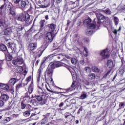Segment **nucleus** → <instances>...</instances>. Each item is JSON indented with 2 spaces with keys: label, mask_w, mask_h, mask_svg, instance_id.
Wrapping results in <instances>:
<instances>
[{
  "label": "nucleus",
  "mask_w": 125,
  "mask_h": 125,
  "mask_svg": "<svg viewBox=\"0 0 125 125\" xmlns=\"http://www.w3.org/2000/svg\"><path fill=\"white\" fill-rule=\"evenodd\" d=\"M37 48V43H32L29 44L28 46V49L31 51H33Z\"/></svg>",
  "instance_id": "obj_12"
},
{
  "label": "nucleus",
  "mask_w": 125,
  "mask_h": 125,
  "mask_svg": "<svg viewBox=\"0 0 125 125\" xmlns=\"http://www.w3.org/2000/svg\"><path fill=\"white\" fill-rule=\"evenodd\" d=\"M62 66L63 67H68V65L62 62H59L56 64V68H58L59 67H61Z\"/></svg>",
  "instance_id": "obj_19"
},
{
  "label": "nucleus",
  "mask_w": 125,
  "mask_h": 125,
  "mask_svg": "<svg viewBox=\"0 0 125 125\" xmlns=\"http://www.w3.org/2000/svg\"><path fill=\"white\" fill-rule=\"evenodd\" d=\"M22 87V84H19L17 85L16 88L18 90L20 88H21Z\"/></svg>",
  "instance_id": "obj_49"
},
{
  "label": "nucleus",
  "mask_w": 125,
  "mask_h": 125,
  "mask_svg": "<svg viewBox=\"0 0 125 125\" xmlns=\"http://www.w3.org/2000/svg\"><path fill=\"white\" fill-rule=\"evenodd\" d=\"M25 81L26 82H27L28 83H29V82L31 81V77H28L27 78H26Z\"/></svg>",
  "instance_id": "obj_55"
},
{
  "label": "nucleus",
  "mask_w": 125,
  "mask_h": 125,
  "mask_svg": "<svg viewBox=\"0 0 125 125\" xmlns=\"http://www.w3.org/2000/svg\"><path fill=\"white\" fill-rule=\"evenodd\" d=\"M30 112H31V111H26L23 112V115L24 117H29V116H30Z\"/></svg>",
  "instance_id": "obj_39"
},
{
  "label": "nucleus",
  "mask_w": 125,
  "mask_h": 125,
  "mask_svg": "<svg viewBox=\"0 0 125 125\" xmlns=\"http://www.w3.org/2000/svg\"><path fill=\"white\" fill-rule=\"evenodd\" d=\"M62 1V0H57V3H58V4H59V3H60V2H61Z\"/></svg>",
  "instance_id": "obj_59"
},
{
  "label": "nucleus",
  "mask_w": 125,
  "mask_h": 125,
  "mask_svg": "<svg viewBox=\"0 0 125 125\" xmlns=\"http://www.w3.org/2000/svg\"><path fill=\"white\" fill-rule=\"evenodd\" d=\"M63 106H64V103H61L59 105V107L61 108L62 107H63Z\"/></svg>",
  "instance_id": "obj_56"
},
{
  "label": "nucleus",
  "mask_w": 125,
  "mask_h": 125,
  "mask_svg": "<svg viewBox=\"0 0 125 125\" xmlns=\"http://www.w3.org/2000/svg\"><path fill=\"white\" fill-rule=\"evenodd\" d=\"M48 27L49 28V31L51 32V33H53V32H54L55 30V27L56 25L53 24H48Z\"/></svg>",
  "instance_id": "obj_17"
},
{
  "label": "nucleus",
  "mask_w": 125,
  "mask_h": 125,
  "mask_svg": "<svg viewBox=\"0 0 125 125\" xmlns=\"http://www.w3.org/2000/svg\"><path fill=\"white\" fill-rule=\"evenodd\" d=\"M88 79L89 80H94V79H95V74L94 73H90L88 75Z\"/></svg>",
  "instance_id": "obj_35"
},
{
  "label": "nucleus",
  "mask_w": 125,
  "mask_h": 125,
  "mask_svg": "<svg viewBox=\"0 0 125 125\" xmlns=\"http://www.w3.org/2000/svg\"><path fill=\"white\" fill-rule=\"evenodd\" d=\"M57 58L59 60H63V59H64V56L63 55H59V56L57 57Z\"/></svg>",
  "instance_id": "obj_45"
},
{
  "label": "nucleus",
  "mask_w": 125,
  "mask_h": 125,
  "mask_svg": "<svg viewBox=\"0 0 125 125\" xmlns=\"http://www.w3.org/2000/svg\"><path fill=\"white\" fill-rule=\"evenodd\" d=\"M29 4V2L28 1V0H21V7H27V6H28Z\"/></svg>",
  "instance_id": "obj_16"
},
{
  "label": "nucleus",
  "mask_w": 125,
  "mask_h": 125,
  "mask_svg": "<svg viewBox=\"0 0 125 125\" xmlns=\"http://www.w3.org/2000/svg\"><path fill=\"white\" fill-rule=\"evenodd\" d=\"M86 94H87V93L85 92H82L80 96V99H85V98H86Z\"/></svg>",
  "instance_id": "obj_34"
},
{
  "label": "nucleus",
  "mask_w": 125,
  "mask_h": 125,
  "mask_svg": "<svg viewBox=\"0 0 125 125\" xmlns=\"http://www.w3.org/2000/svg\"><path fill=\"white\" fill-rule=\"evenodd\" d=\"M28 82H27L26 81V80H25V83H23L24 85H27V84H28Z\"/></svg>",
  "instance_id": "obj_62"
},
{
  "label": "nucleus",
  "mask_w": 125,
  "mask_h": 125,
  "mask_svg": "<svg viewBox=\"0 0 125 125\" xmlns=\"http://www.w3.org/2000/svg\"><path fill=\"white\" fill-rule=\"evenodd\" d=\"M75 86H76V85H75V82H73L71 87L69 88V91H72V90H73L74 89V87H75Z\"/></svg>",
  "instance_id": "obj_44"
},
{
  "label": "nucleus",
  "mask_w": 125,
  "mask_h": 125,
  "mask_svg": "<svg viewBox=\"0 0 125 125\" xmlns=\"http://www.w3.org/2000/svg\"><path fill=\"white\" fill-rule=\"evenodd\" d=\"M83 53L85 57H87V56H88V50L85 47H84Z\"/></svg>",
  "instance_id": "obj_27"
},
{
  "label": "nucleus",
  "mask_w": 125,
  "mask_h": 125,
  "mask_svg": "<svg viewBox=\"0 0 125 125\" xmlns=\"http://www.w3.org/2000/svg\"><path fill=\"white\" fill-rule=\"evenodd\" d=\"M107 66L109 68H113L114 67V63H113V61L109 60L107 62Z\"/></svg>",
  "instance_id": "obj_24"
},
{
  "label": "nucleus",
  "mask_w": 125,
  "mask_h": 125,
  "mask_svg": "<svg viewBox=\"0 0 125 125\" xmlns=\"http://www.w3.org/2000/svg\"><path fill=\"white\" fill-rule=\"evenodd\" d=\"M7 46L10 48H12V43L9 42L7 44Z\"/></svg>",
  "instance_id": "obj_51"
},
{
  "label": "nucleus",
  "mask_w": 125,
  "mask_h": 125,
  "mask_svg": "<svg viewBox=\"0 0 125 125\" xmlns=\"http://www.w3.org/2000/svg\"><path fill=\"white\" fill-rule=\"evenodd\" d=\"M57 51H58V52H60L62 51V50L60 49V48H57Z\"/></svg>",
  "instance_id": "obj_63"
},
{
  "label": "nucleus",
  "mask_w": 125,
  "mask_h": 125,
  "mask_svg": "<svg viewBox=\"0 0 125 125\" xmlns=\"http://www.w3.org/2000/svg\"><path fill=\"white\" fill-rule=\"evenodd\" d=\"M13 1L14 3H15L16 4H18V3L20 2V0H13Z\"/></svg>",
  "instance_id": "obj_48"
},
{
  "label": "nucleus",
  "mask_w": 125,
  "mask_h": 125,
  "mask_svg": "<svg viewBox=\"0 0 125 125\" xmlns=\"http://www.w3.org/2000/svg\"><path fill=\"white\" fill-rule=\"evenodd\" d=\"M4 104V103H3V101L0 100V107H2Z\"/></svg>",
  "instance_id": "obj_50"
},
{
  "label": "nucleus",
  "mask_w": 125,
  "mask_h": 125,
  "mask_svg": "<svg viewBox=\"0 0 125 125\" xmlns=\"http://www.w3.org/2000/svg\"><path fill=\"white\" fill-rule=\"evenodd\" d=\"M104 13H105V14H106L107 15H111V14H112V12H111V10L109 8H107L104 10Z\"/></svg>",
  "instance_id": "obj_33"
},
{
  "label": "nucleus",
  "mask_w": 125,
  "mask_h": 125,
  "mask_svg": "<svg viewBox=\"0 0 125 125\" xmlns=\"http://www.w3.org/2000/svg\"><path fill=\"white\" fill-rule=\"evenodd\" d=\"M91 20L90 19H86L84 21V25H87L88 29H95V24H90Z\"/></svg>",
  "instance_id": "obj_4"
},
{
  "label": "nucleus",
  "mask_w": 125,
  "mask_h": 125,
  "mask_svg": "<svg viewBox=\"0 0 125 125\" xmlns=\"http://www.w3.org/2000/svg\"><path fill=\"white\" fill-rule=\"evenodd\" d=\"M13 118H18L19 117V114H13L12 115Z\"/></svg>",
  "instance_id": "obj_54"
},
{
  "label": "nucleus",
  "mask_w": 125,
  "mask_h": 125,
  "mask_svg": "<svg viewBox=\"0 0 125 125\" xmlns=\"http://www.w3.org/2000/svg\"><path fill=\"white\" fill-rule=\"evenodd\" d=\"M46 73L48 75V76H52V73H53V70L52 68H50V67H48Z\"/></svg>",
  "instance_id": "obj_25"
},
{
  "label": "nucleus",
  "mask_w": 125,
  "mask_h": 125,
  "mask_svg": "<svg viewBox=\"0 0 125 125\" xmlns=\"http://www.w3.org/2000/svg\"><path fill=\"white\" fill-rule=\"evenodd\" d=\"M33 90H34V83H33V82H31L29 86L28 87V92L29 94H31V93L33 92Z\"/></svg>",
  "instance_id": "obj_20"
},
{
  "label": "nucleus",
  "mask_w": 125,
  "mask_h": 125,
  "mask_svg": "<svg viewBox=\"0 0 125 125\" xmlns=\"http://www.w3.org/2000/svg\"><path fill=\"white\" fill-rule=\"evenodd\" d=\"M9 16L10 18H14L16 16V11L13 8H10L9 9Z\"/></svg>",
  "instance_id": "obj_10"
},
{
  "label": "nucleus",
  "mask_w": 125,
  "mask_h": 125,
  "mask_svg": "<svg viewBox=\"0 0 125 125\" xmlns=\"http://www.w3.org/2000/svg\"><path fill=\"white\" fill-rule=\"evenodd\" d=\"M11 118L10 117H5L3 120L1 121V124H6L8 122H10Z\"/></svg>",
  "instance_id": "obj_22"
},
{
  "label": "nucleus",
  "mask_w": 125,
  "mask_h": 125,
  "mask_svg": "<svg viewBox=\"0 0 125 125\" xmlns=\"http://www.w3.org/2000/svg\"><path fill=\"white\" fill-rule=\"evenodd\" d=\"M35 98L41 105H44L46 103V99L43 98V95H42L36 96Z\"/></svg>",
  "instance_id": "obj_3"
},
{
  "label": "nucleus",
  "mask_w": 125,
  "mask_h": 125,
  "mask_svg": "<svg viewBox=\"0 0 125 125\" xmlns=\"http://www.w3.org/2000/svg\"><path fill=\"white\" fill-rule=\"evenodd\" d=\"M17 20L21 22L25 21V23H28V22L30 21V16H29V15L25 16L23 14H21L18 16Z\"/></svg>",
  "instance_id": "obj_1"
},
{
  "label": "nucleus",
  "mask_w": 125,
  "mask_h": 125,
  "mask_svg": "<svg viewBox=\"0 0 125 125\" xmlns=\"http://www.w3.org/2000/svg\"><path fill=\"white\" fill-rule=\"evenodd\" d=\"M92 33H93L92 30L88 29L86 31V35H87V36H91V34H92Z\"/></svg>",
  "instance_id": "obj_42"
},
{
  "label": "nucleus",
  "mask_w": 125,
  "mask_h": 125,
  "mask_svg": "<svg viewBox=\"0 0 125 125\" xmlns=\"http://www.w3.org/2000/svg\"><path fill=\"white\" fill-rule=\"evenodd\" d=\"M21 109H25V108H26V109L31 110V108H32V106H31V105L27 104L26 106V104H24V103H21Z\"/></svg>",
  "instance_id": "obj_23"
},
{
  "label": "nucleus",
  "mask_w": 125,
  "mask_h": 125,
  "mask_svg": "<svg viewBox=\"0 0 125 125\" xmlns=\"http://www.w3.org/2000/svg\"><path fill=\"white\" fill-rule=\"evenodd\" d=\"M16 70L18 73H21L23 71V67L21 66H18L16 67Z\"/></svg>",
  "instance_id": "obj_29"
},
{
  "label": "nucleus",
  "mask_w": 125,
  "mask_h": 125,
  "mask_svg": "<svg viewBox=\"0 0 125 125\" xmlns=\"http://www.w3.org/2000/svg\"><path fill=\"white\" fill-rule=\"evenodd\" d=\"M46 89H47V91H49V92H51L52 93H55V94H59V93H60L59 92L50 90V89H48V88H47V87H46Z\"/></svg>",
  "instance_id": "obj_38"
},
{
  "label": "nucleus",
  "mask_w": 125,
  "mask_h": 125,
  "mask_svg": "<svg viewBox=\"0 0 125 125\" xmlns=\"http://www.w3.org/2000/svg\"><path fill=\"white\" fill-rule=\"evenodd\" d=\"M96 16L98 20H104L105 17L100 13L96 14Z\"/></svg>",
  "instance_id": "obj_18"
},
{
  "label": "nucleus",
  "mask_w": 125,
  "mask_h": 125,
  "mask_svg": "<svg viewBox=\"0 0 125 125\" xmlns=\"http://www.w3.org/2000/svg\"><path fill=\"white\" fill-rule=\"evenodd\" d=\"M80 62H81V64H82V65H83V64H84V61L83 60L81 61Z\"/></svg>",
  "instance_id": "obj_61"
},
{
  "label": "nucleus",
  "mask_w": 125,
  "mask_h": 125,
  "mask_svg": "<svg viewBox=\"0 0 125 125\" xmlns=\"http://www.w3.org/2000/svg\"><path fill=\"white\" fill-rule=\"evenodd\" d=\"M64 117L65 119H66V122H65V124H67V122L71 123V122H74V121H75V116L72 115L70 113L66 112L64 114Z\"/></svg>",
  "instance_id": "obj_2"
},
{
  "label": "nucleus",
  "mask_w": 125,
  "mask_h": 125,
  "mask_svg": "<svg viewBox=\"0 0 125 125\" xmlns=\"http://www.w3.org/2000/svg\"><path fill=\"white\" fill-rule=\"evenodd\" d=\"M40 111L38 112H37L36 111L34 113H32L31 115V118H32V117H34V116H36V115H38V114H40Z\"/></svg>",
  "instance_id": "obj_47"
},
{
  "label": "nucleus",
  "mask_w": 125,
  "mask_h": 125,
  "mask_svg": "<svg viewBox=\"0 0 125 125\" xmlns=\"http://www.w3.org/2000/svg\"><path fill=\"white\" fill-rule=\"evenodd\" d=\"M15 83H16V79L15 78L11 79L8 83L9 86L11 87H12L13 85H14Z\"/></svg>",
  "instance_id": "obj_14"
},
{
  "label": "nucleus",
  "mask_w": 125,
  "mask_h": 125,
  "mask_svg": "<svg viewBox=\"0 0 125 125\" xmlns=\"http://www.w3.org/2000/svg\"><path fill=\"white\" fill-rule=\"evenodd\" d=\"M121 30H122V28L119 27L118 30L114 29L113 33L114 34V35H117V34H118V32H121Z\"/></svg>",
  "instance_id": "obj_43"
},
{
  "label": "nucleus",
  "mask_w": 125,
  "mask_h": 125,
  "mask_svg": "<svg viewBox=\"0 0 125 125\" xmlns=\"http://www.w3.org/2000/svg\"><path fill=\"white\" fill-rule=\"evenodd\" d=\"M38 94H40V95H43V93H44V92H43V91L41 88H39L38 90Z\"/></svg>",
  "instance_id": "obj_41"
},
{
  "label": "nucleus",
  "mask_w": 125,
  "mask_h": 125,
  "mask_svg": "<svg viewBox=\"0 0 125 125\" xmlns=\"http://www.w3.org/2000/svg\"><path fill=\"white\" fill-rule=\"evenodd\" d=\"M45 22V20H42L40 21V24L41 28H43V26H44Z\"/></svg>",
  "instance_id": "obj_37"
},
{
  "label": "nucleus",
  "mask_w": 125,
  "mask_h": 125,
  "mask_svg": "<svg viewBox=\"0 0 125 125\" xmlns=\"http://www.w3.org/2000/svg\"><path fill=\"white\" fill-rule=\"evenodd\" d=\"M71 62L73 65H76V64L78 63V60H77L75 58H72L71 59Z\"/></svg>",
  "instance_id": "obj_36"
},
{
  "label": "nucleus",
  "mask_w": 125,
  "mask_h": 125,
  "mask_svg": "<svg viewBox=\"0 0 125 125\" xmlns=\"http://www.w3.org/2000/svg\"><path fill=\"white\" fill-rule=\"evenodd\" d=\"M84 70L86 72V73H89L91 71L90 67H86L84 68Z\"/></svg>",
  "instance_id": "obj_46"
},
{
  "label": "nucleus",
  "mask_w": 125,
  "mask_h": 125,
  "mask_svg": "<svg viewBox=\"0 0 125 125\" xmlns=\"http://www.w3.org/2000/svg\"><path fill=\"white\" fill-rule=\"evenodd\" d=\"M3 62H2V61L0 60V68H1V65H2Z\"/></svg>",
  "instance_id": "obj_60"
},
{
  "label": "nucleus",
  "mask_w": 125,
  "mask_h": 125,
  "mask_svg": "<svg viewBox=\"0 0 125 125\" xmlns=\"http://www.w3.org/2000/svg\"><path fill=\"white\" fill-rule=\"evenodd\" d=\"M91 115H92V113H91V111H89L86 115L85 119H86V120H90V119H91Z\"/></svg>",
  "instance_id": "obj_30"
},
{
  "label": "nucleus",
  "mask_w": 125,
  "mask_h": 125,
  "mask_svg": "<svg viewBox=\"0 0 125 125\" xmlns=\"http://www.w3.org/2000/svg\"><path fill=\"white\" fill-rule=\"evenodd\" d=\"M0 49L2 51H6V50H7V48L6 47V46H5V45L1 44L0 45Z\"/></svg>",
  "instance_id": "obj_28"
},
{
  "label": "nucleus",
  "mask_w": 125,
  "mask_h": 125,
  "mask_svg": "<svg viewBox=\"0 0 125 125\" xmlns=\"http://www.w3.org/2000/svg\"><path fill=\"white\" fill-rule=\"evenodd\" d=\"M84 42L85 43H88V42H89V39H87V38H85L84 39Z\"/></svg>",
  "instance_id": "obj_53"
},
{
  "label": "nucleus",
  "mask_w": 125,
  "mask_h": 125,
  "mask_svg": "<svg viewBox=\"0 0 125 125\" xmlns=\"http://www.w3.org/2000/svg\"><path fill=\"white\" fill-rule=\"evenodd\" d=\"M56 64L55 63H52V64H51V68L50 69H54V68H55L56 66Z\"/></svg>",
  "instance_id": "obj_52"
},
{
  "label": "nucleus",
  "mask_w": 125,
  "mask_h": 125,
  "mask_svg": "<svg viewBox=\"0 0 125 125\" xmlns=\"http://www.w3.org/2000/svg\"><path fill=\"white\" fill-rule=\"evenodd\" d=\"M42 73V67H40L37 72V78L38 82H40L41 81V76Z\"/></svg>",
  "instance_id": "obj_13"
},
{
  "label": "nucleus",
  "mask_w": 125,
  "mask_h": 125,
  "mask_svg": "<svg viewBox=\"0 0 125 125\" xmlns=\"http://www.w3.org/2000/svg\"><path fill=\"white\" fill-rule=\"evenodd\" d=\"M124 103H121L119 104L120 107H124Z\"/></svg>",
  "instance_id": "obj_58"
},
{
  "label": "nucleus",
  "mask_w": 125,
  "mask_h": 125,
  "mask_svg": "<svg viewBox=\"0 0 125 125\" xmlns=\"http://www.w3.org/2000/svg\"><path fill=\"white\" fill-rule=\"evenodd\" d=\"M0 88L3 90L7 91L9 89V85L6 84L0 83Z\"/></svg>",
  "instance_id": "obj_15"
},
{
  "label": "nucleus",
  "mask_w": 125,
  "mask_h": 125,
  "mask_svg": "<svg viewBox=\"0 0 125 125\" xmlns=\"http://www.w3.org/2000/svg\"><path fill=\"white\" fill-rule=\"evenodd\" d=\"M0 99H2L4 101H8L9 99V97L5 94H3L0 96Z\"/></svg>",
  "instance_id": "obj_21"
},
{
  "label": "nucleus",
  "mask_w": 125,
  "mask_h": 125,
  "mask_svg": "<svg viewBox=\"0 0 125 125\" xmlns=\"http://www.w3.org/2000/svg\"><path fill=\"white\" fill-rule=\"evenodd\" d=\"M12 63L14 65L18 66V65H22V64L24 63V61L22 58H18L17 59L13 60Z\"/></svg>",
  "instance_id": "obj_6"
},
{
  "label": "nucleus",
  "mask_w": 125,
  "mask_h": 125,
  "mask_svg": "<svg viewBox=\"0 0 125 125\" xmlns=\"http://www.w3.org/2000/svg\"><path fill=\"white\" fill-rule=\"evenodd\" d=\"M5 57L6 60H7V61H11V60H12V56H11L9 54L6 55Z\"/></svg>",
  "instance_id": "obj_32"
},
{
  "label": "nucleus",
  "mask_w": 125,
  "mask_h": 125,
  "mask_svg": "<svg viewBox=\"0 0 125 125\" xmlns=\"http://www.w3.org/2000/svg\"><path fill=\"white\" fill-rule=\"evenodd\" d=\"M114 21L115 25H118V24H119V22L120 21L119 20V19L118 18V17H114Z\"/></svg>",
  "instance_id": "obj_40"
},
{
  "label": "nucleus",
  "mask_w": 125,
  "mask_h": 125,
  "mask_svg": "<svg viewBox=\"0 0 125 125\" xmlns=\"http://www.w3.org/2000/svg\"><path fill=\"white\" fill-rule=\"evenodd\" d=\"M13 28L12 27H8L4 30V35L6 36H9V35H11L13 32Z\"/></svg>",
  "instance_id": "obj_11"
},
{
  "label": "nucleus",
  "mask_w": 125,
  "mask_h": 125,
  "mask_svg": "<svg viewBox=\"0 0 125 125\" xmlns=\"http://www.w3.org/2000/svg\"><path fill=\"white\" fill-rule=\"evenodd\" d=\"M46 20H48V15H46L45 17Z\"/></svg>",
  "instance_id": "obj_64"
},
{
  "label": "nucleus",
  "mask_w": 125,
  "mask_h": 125,
  "mask_svg": "<svg viewBox=\"0 0 125 125\" xmlns=\"http://www.w3.org/2000/svg\"><path fill=\"white\" fill-rule=\"evenodd\" d=\"M101 55L104 59H107V58H109V57H110V53L108 49H106L101 51Z\"/></svg>",
  "instance_id": "obj_5"
},
{
  "label": "nucleus",
  "mask_w": 125,
  "mask_h": 125,
  "mask_svg": "<svg viewBox=\"0 0 125 125\" xmlns=\"http://www.w3.org/2000/svg\"><path fill=\"white\" fill-rule=\"evenodd\" d=\"M57 54H56V53H54V54H52L51 55H50V56H51V57H53L54 56H57Z\"/></svg>",
  "instance_id": "obj_57"
},
{
  "label": "nucleus",
  "mask_w": 125,
  "mask_h": 125,
  "mask_svg": "<svg viewBox=\"0 0 125 125\" xmlns=\"http://www.w3.org/2000/svg\"><path fill=\"white\" fill-rule=\"evenodd\" d=\"M92 70L94 73H99L100 72V69L97 66H92Z\"/></svg>",
  "instance_id": "obj_26"
},
{
  "label": "nucleus",
  "mask_w": 125,
  "mask_h": 125,
  "mask_svg": "<svg viewBox=\"0 0 125 125\" xmlns=\"http://www.w3.org/2000/svg\"><path fill=\"white\" fill-rule=\"evenodd\" d=\"M49 115H50V113H48L46 115H43V117H44V118L41 120V125H45L46 123L48 122V118H49Z\"/></svg>",
  "instance_id": "obj_9"
},
{
  "label": "nucleus",
  "mask_w": 125,
  "mask_h": 125,
  "mask_svg": "<svg viewBox=\"0 0 125 125\" xmlns=\"http://www.w3.org/2000/svg\"><path fill=\"white\" fill-rule=\"evenodd\" d=\"M28 93H26V96L23 98V100L25 102V103H30L31 102L32 103H36V100L35 99H31V98H30V96L29 95H27Z\"/></svg>",
  "instance_id": "obj_7"
},
{
  "label": "nucleus",
  "mask_w": 125,
  "mask_h": 125,
  "mask_svg": "<svg viewBox=\"0 0 125 125\" xmlns=\"http://www.w3.org/2000/svg\"><path fill=\"white\" fill-rule=\"evenodd\" d=\"M54 38V33L53 32H48L46 34V39L49 42H52Z\"/></svg>",
  "instance_id": "obj_8"
},
{
  "label": "nucleus",
  "mask_w": 125,
  "mask_h": 125,
  "mask_svg": "<svg viewBox=\"0 0 125 125\" xmlns=\"http://www.w3.org/2000/svg\"><path fill=\"white\" fill-rule=\"evenodd\" d=\"M8 110H14L15 109V104H10L8 107Z\"/></svg>",
  "instance_id": "obj_31"
}]
</instances>
